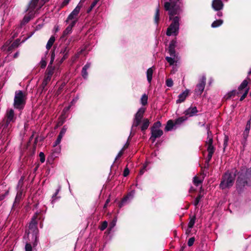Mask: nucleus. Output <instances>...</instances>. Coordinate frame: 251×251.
<instances>
[{"instance_id":"9d476101","label":"nucleus","mask_w":251,"mask_h":251,"mask_svg":"<svg viewBox=\"0 0 251 251\" xmlns=\"http://www.w3.org/2000/svg\"><path fill=\"white\" fill-rule=\"evenodd\" d=\"M206 78L202 76L200 82L197 85L195 89V93L198 95H201L205 87Z\"/></svg>"},{"instance_id":"58836bf2","label":"nucleus","mask_w":251,"mask_h":251,"mask_svg":"<svg viewBox=\"0 0 251 251\" xmlns=\"http://www.w3.org/2000/svg\"><path fill=\"white\" fill-rule=\"evenodd\" d=\"M166 85L168 87H172L173 85V81L169 78L166 80Z\"/></svg>"},{"instance_id":"c03bdc74","label":"nucleus","mask_w":251,"mask_h":251,"mask_svg":"<svg viewBox=\"0 0 251 251\" xmlns=\"http://www.w3.org/2000/svg\"><path fill=\"white\" fill-rule=\"evenodd\" d=\"M201 198V196L200 195H199L196 198V199H195V201H194V205H195V206H197L198 204V203H199V202Z\"/></svg>"},{"instance_id":"aec40b11","label":"nucleus","mask_w":251,"mask_h":251,"mask_svg":"<svg viewBox=\"0 0 251 251\" xmlns=\"http://www.w3.org/2000/svg\"><path fill=\"white\" fill-rule=\"evenodd\" d=\"M176 124H174L172 120H169L167 124V125L165 128L166 131H170L173 128V127L175 126Z\"/></svg>"},{"instance_id":"20e7f679","label":"nucleus","mask_w":251,"mask_h":251,"mask_svg":"<svg viewBox=\"0 0 251 251\" xmlns=\"http://www.w3.org/2000/svg\"><path fill=\"white\" fill-rule=\"evenodd\" d=\"M25 95L22 91H16L13 103L14 107L19 109H23L25 103Z\"/></svg>"},{"instance_id":"603ef678","label":"nucleus","mask_w":251,"mask_h":251,"mask_svg":"<svg viewBox=\"0 0 251 251\" xmlns=\"http://www.w3.org/2000/svg\"><path fill=\"white\" fill-rule=\"evenodd\" d=\"M128 197L129 196H128L127 197H126V198H124L123 200L121 203L120 204V207H122V206L124 204V203L125 202V201L127 200V199H128Z\"/></svg>"},{"instance_id":"5701e85b","label":"nucleus","mask_w":251,"mask_h":251,"mask_svg":"<svg viewBox=\"0 0 251 251\" xmlns=\"http://www.w3.org/2000/svg\"><path fill=\"white\" fill-rule=\"evenodd\" d=\"M55 41V38L53 36H51L50 39L49 40L47 45H46V48L47 50H50L51 46H52L53 44L54 43Z\"/></svg>"},{"instance_id":"a19ab883","label":"nucleus","mask_w":251,"mask_h":251,"mask_svg":"<svg viewBox=\"0 0 251 251\" xmlns=\"http://www.w3.org/2000/svg\"><path fill=\"white\" fill-rule=\"evenodd\" d=\"M39 156H40V161L42 163L44 162V161L45 160V155H44V153L42 152H41L40 153V154H39Z\"/></svg>"},{"instance_id":"c756f323","label":"nucleus","mask_w":251,"mask_h":251,"mask_svg":"<svg viewBox=\"0 0 251 251\" xmlns=\"http://www.w3.org/2000/svg\"><path fill=\"white\" fill-rule=\"evenodd\" d=\"M19 40H16L15 42H14L11 44V45L9 47H8V50H10L12 48H15L18 47L19 45Z\"/></svg>"},{"instance_id":"423d86ee","label":"nucleus","mask_w":251,"mask_h":251,"mask_svg":"<svg viewBox=\"0 0 251 251\" xmlns=\"http://www.w3.org/2000/svg\"><path fill=\"white\" fill-rule=\"evenodd\" d=\"M161 126L160 122H157L153 124L151 128V136L150 137V140L154 142L156 138L160 137L163 134V131L161 130L159 127Z\"/></svg>"},{"instance_id":"ea45409f","label":"nucleus","mask_w":251,"mask_h":251,"mask_svg":"<svg viewBox=\"0 0 251 251\" xmlns=\"http://www.w3.org/2000/svg\"><path fill=\"white\" fill-rule=\"evenodd\" d=\"M100 1V0H94V1L91 4V5L90 6V9L89 10V11H90L97 4L98 2Z\"/></svg>"},{"instance_id":"5fc2aeb1","label":"nucleus","mask_w":251,"mask_h":251,"mask_svg":"<svg viewBox=\"0 0 251 251\" xmlns=\"http://www.w3.org/2000/svg\"><path fill=\"white\" fill-rule=\"evenodd\" d=\"M123 153V150L119 152V153L118 154V155H117V157H116V159H117V158H118L120 157L122 155Z\"/></svg>"},{"instance_id":"c9c22d12","label":"nucleus","mask_w":251,"mask_h":251,"mask_svg":"<svg viewBox=\"0 0 251 251\" xmlns=\"http://www.w3.org/2000/svg\"><path fill=\"white\" fill-rule=\"evenodd\" d=\"M52 75V73L50 72L48 76L45 78V79L44 80V82L43 83V84L46 85L47 84L48 81H50V79L51 76Z\"/></svg>"},{"instance_id":"79ce46f5","label":"nucleus","mask_w":251,"mask_h":251,"mask_svg":"<svg viewBox=\"0 0 251 251\" xmlns=\"http://www.w3.org/2000/svg\"><path fill=\"white\" fill-rule=\"evenodd\" d=\"M195 241V238L194 237L190 238L188 242V245L189 246H191L193 245Z\"/></svg>"},{"instance_id":"473e14b6","label":"nucleus","mask_w":251,"mask_h":251,"mask_svg":"<svg viewBox=\"0 0 251 251\" xmlns=\"http://www.w3.org/2000/svg\"><path fill=\"white\" fill-rule=\"evenodd\" d=\"M186 119L185 118H184V117L179 118L177 120H176V121L175 122V124H176V125L180 124L182 122H183L184 121H185Z\"/></svg>"},{"instance_id":"393cba45","label":"nucleus","mask_w":251,"mask_h":251,"mask_svg":"<svg viewBox=\"0 0 251 251\" xmlns=\"http://www.w3.org/2000/svg\"><path fill=\"white\" fill-rule=\"evenodd\" d=\"M223 23V21L222 20H216L212 23L211 26L213 28L217 27L222 25Z\"/></svg>"},{"instance_id":"338daca9","label":"nucleus","mask_w":251,"mask_h":251,"mask_svg":"<svg viewBox=\"0 0 251 251\" xmlns=\"http://www.w3.org/2000/svg\"><path fill=\"white\" fill-rule=\"evenodd\" d=\"M58 30H59V27L57 26V27H56V28L55 29V31H57Z\"/></svg>"},{"instance_id":"f8f14e48","label":"nucleus","mask_w":251,"mask_h":251,"mask_svg":"<svg viewBox=\"0 0 251 251\" xmlns=\"http://www.w3.org/2000/svg\"><path fill=\"white\" fill-rule=\"evenodd\" d=\"M176 45V41L175 40L172 41L169 45V52L170 54V56L173 57H176V51L175 50V48Z\"/></svg>"},{"instance_id":"a211bd4d","label":"nucleus","mask_w":251,"mask_h":251,"mask_svg":"<svg viewBox=\"0 0 251 251\" xmlns=\"http://www.w3.org/2000/svg\"><path fill=\"white\" fill-rule=\"evenodd\" d=\"M150 125V121L148 119H144L142 122V125L141 126V130L144 131L148 128Z\"/></svg>"},{"instance_id":"680f3d73","label":"nucleus","mask_w":251,"mask_h":251,"mask_svg":"<svg viewBox=\"0 0 251 251\" xmlns=\"http://www.w3.org/2000/svg\"><path fill=\"white\" fill-rule=\"evenodd\" d=\"M222 15H223V13H222V12H218V13H217V16H218V17H222Z\"/></svg>"},{"instance_id":"3c124183","label":"nucleus","mask_w":251,"mask_h":251,"mask_svg":"<svg viewBox=\"0 0 251 251\" xmlns=\"http://www.w3.org/2000/svg\"><path fill=\"white\" fill-rule=\"evenodd\" d=\"M70 0H64L62 3V5L63 6H64L67 5L69 3V2H70Z\"/></svg>"},{"instance_id":"13d9d810","label":"nucleus","mask_w":251,"mask_h":251,"mask_svg":"<svg viewBox=\"0 0 251 251\" xmlns=\"http://www.w3.org/2000/svg\"><path fill=\"white\" fill-rule=\"evenodd\" d=\"M179 0H170V2L171 3V2H173V3H176L177 4V1H178Z\"/></svg>"},{"instance_id":"37998d69","label":"nucleus","mask_w":251,"mask_h":251,"mask_svg":"<svg viewBox=\"0 0 251 251\" xmlns=\"http://www.w3.org/2000/svg\"><path fill=\"white\" fill-rule=\"evenodd\" d=\"M25 251H32V247L30 244L27 243L25 246Z\"/></svg>"},{"instance_id":"f257e3e1","label":"nucleus","mask_w":251,"mask_h":251,"mask_svg":"<svg viewBox=\"0 0 251 251\" xmlns=\"http://www.w3.org/2000/svg\"><path fill=\"white\" fill-rule=\"evenodd\" d=\"M164 8L168 11L170 20H173L172 24L167 28L166 34L168 36L176 35L178 32L179 18L178 16H176L174 18L173 17L179 13V6L176 3L166 2L164 4Z\"/></svg>"},{"instance_id":"7c9ffc66","label":"nucleus","mask_w":251,"mask_h":251,"mask_svg":"<svg viewBox=\"0 0 251 251\" xmlns=\"http://www.w3.org/2000/svg\"><path fill=\"white\" fill-rule=\"evenodd\" d=\"M62 136H60V135H58V137L56 139V140L55 141V142L54 143V144H53V147H55L56 146H57L58 145H59L60 144V143L61 142V141L62 140Z\"/></svg>"},{"instance_id":"774afa93","label":"nucleus","mask_w":251,"mask_h":251,"mask_svg":"<svg viewBox=\"0 0 251 251\" xmlns=\"http://www.w3.org/2000/svg\"><path fill=\"white\" fill-rule=\"evenodd\" d=\"M245 131H246L247 132H248V131H249V129H247V128H246V129Z\"/></svg>"},{"instance_id":"6ab92c4d","label":"nucleus","mask_w":251,"mask_h":251,"mask_svg":"<svg viewBox=\"0 0 251 251\" xmlns=\"http://www.w3.org/2000/svg\"><path fill=\"white\" fill-rule=\"evenodd\" d=\"M153 71L154 69L153 67H151L147 70V77L148 81H149V83H150L151 81Z\"/></svg>"},{"instance_id":"4468645a","label":"nucleus","mask_w":251,"mask_h":251,"mask_svg":"<svg viewBox=\"0 0 251 251\" xmlns=\"http://www.w3.org/2000/svg\"><path fill=\"white\" fill-rule=\"evenodd\" d=\"M198 112L197 107H191L186 110L185 112V115L191 117L195 115Z\"/></svg>"},{"instance_id":"dca6fc26","label":"nucleus","mask_w":251,"mask_h":251,"mask_svg":"<svg viewBox=\"0 0 251 251\" xmlns=\"http://www.w3.org/2000/svg\"><path fill=\"white\" fill-rule=\"evenodd\" d=\"M39 0H32L29 3L27 10L29 11V13H33V11L38 2Z\"/></svg>"},{"instance_id":"8fccbe9b","label":"nucleus","mask_w":251,"mask_h":251,"mask_svg":"<svg viewBox=\"0 0 251 251\" xmlns=\"http://www.w3.org/2000/svg\"><path fill=\"white\" fill-rule=\"evenodd\" d=\"M129 173V171L127 168H126L124 172V176H126Z\"/></svg>"},{"instance_id":"bf43d9fd","label":"nucleus","mask_w":251,"mask_h":251,"mask_svg":"<svg viewBox=\"0 0 251 251\" xmlns=\"http://www.w3.org/2000/svg\"><path fill=\"white\" fill-rule=\"evenodd\" d=\"M227 142V137H225V141H224V145L226 146Z\"/></svg>"},{"instance_id":"bb28decb","label":"nucleus","mask_w":251,"mask_h":251,"mask_svg":"<svg viewBox=\"0 0 251 251\" xmlns=\"http://www.w3.org/2000/svg\"><path fill=\"white\" fill-rule=\"evenodd\" d=\"M148 96L146 94H144L141 99V102L143 105H145L147 104Z\"/></svg>"},{"instance_id":"f3484780","label":"nucleus","mask_w":251,"mask_h":251,"mask_svg":"<svg viewBox=\"0 0 251 251\" xmlns=\"http://www.w3.org/2000/svg\"><path fill=\"white\" fill-rule=\"evenodd\" d=\"M207 151L208 152L207 160H208V161H209L211 159V158L212 156V155L214 151V147L212 146V145H207Z\"/></svg>"},{"instance_id":"0e129e2a","label":"nucleus","mask_w":251,"mask_h":251,"mask_svg":"<svg viewBox=\"0 0 251 251\" xmlns=\"http://www.w3.org/2000/svg\"><path fill=\"white\" fill-rule=\"evenodd\" d=\"M5 195L0 196V201L4 199Z\"/></svg>"},{"instance_id":"6e6552de","label":"nucleus","mask_w":251,"mask_h":251,"mask_svg":"<svg viewBox=\"0 0 251 251\" xmlns=\"http://www.w3.org/2000/svg\"><path fill=\"white\" fill-rule=\"evenodd\" d=\"M82 7V5L79 3L76 6L74 10L70 13L68 16L67 20H66V23H69V21H75V23L77 21V16L80 12V10Z\"/></svg>"},{"instance_id":"49530a36","label":"nucleus","mask_w":251,"mask_h":251,"mask_svg":"<svg viewBox=\"0 0 251 251\" xmlns=\"http://www.w3.org/2000/svg\"><path fill=\"white\" fill-rule=\"evenodd\" d=\"M66 130H67V128H65V127H63V128L62 129V130L60 132V133L59 135L63 137L64 136V135L65 134V133L66 131Z\"/></svg>"},{"instance_id":"c85d7f7f","label":"nucleus","mask_w":251,"mask_h":251,"mask_svg":"<svg viewBox=\"0 0 251 251\" xmlns=\"http://www.w3.org/2000/svg\"><path fill=\"white\" fill-rule=\"evenodd\" d=\"M69 50L67 47L64 48L63 50L61 51V53H62L64 54L63 57L61 59V62H63L67 57V54Z\"/></svg>"},{"instance_id":"2f4dec72","label":"nucleus","mask_w":251,"mask_h":251,"mask_svg":"<svg viewBox=\"0 0 251 251\" xmlns=\"http://www.w3.org/2000/svg\"><path fill=\"white\" fill-rule=\"evenodd\" d=\"M193 182L195 185L198 186L201 183V180L199 179L198 177L195 176L194 177Z\"/></svg>"},{"instance_id":"6e6d98bb","label":"nucleus","mask_w":251,"mask_h":251,"mask_svg":"<svg viewBox=\"0 0 251 251\" xmlns=\"http://www.w3.org/2000/svg\"><path fill=\"white\" fill-rule=\"evenodd\" d=\"M147 166V164H146V165H145L144 166L142 170H141V171H140V174H141V175H142V174H143L144 173V171H145V168H146Z\"/></svg>"},{"instance_id":"1a4fd4ad","label":"nucleus","mask_w":251,"mask_h":251,"mask_svg":"<svg viewBox=\"0 0 251 251\" xmlns=\"http://www.w3.org/2000/svg\"><path fill=\"white\" fill-rule=\"evenodd\" d=\"M146 110L145 108H140L135 115L133 126H137L141 123V120Z\"/></svg>"},{"instance_id":"e433bc0d","label":"nucleus","mask_w":251,"mask_h":251,"mask_svg":"<svg viewBox=\"0 0 251 251\" xmlns=\"http://www.w3.org/2000/svg\"><path fill=\"white\" fill-rule=\"evenodd\" d=\"M249 90V88H247L246 90H245V92H244L243 95L242 96V97H241V98L240 99V101H242L246 97V96L248 93Z\"/></svg>"},{"instance_id":"e2e57ef3","label":"nucleus","mask_w":251,"mask_h":251,"mask_svg":"<svg viewBox=\"0 0 251 251\" xmlns=\"http://www.w3.org/2000/svg\"><path fill=\"white\" fill-rule=\"evenodd\" d=\"M18 55H19V52H17L16 53H15V54L14 55V57L16 58L18 56Z\"/></svg>"},{"instance_id":"f704fd0d","label":"nucleus","mask_w":251,"mask_h":251,"mask_svg":"<svg viewBox=\"0 0 251 251\" xmlns=\"http://www.w3.org/2000/svg\"><path fill=\"white\" fill-rule=\"evenodd\" d=\"M30 15L29 16H25L23 19V22L24 23H27L28 22L30 19H31L32 18V16L33 15V13H30Z\"/></svg>"},{"instance_id":"ddd939ff","label":"nucleus","mask_w":251,"mask_h":251,"mask_svg":"<svg viewBox=\"0 0 251 251\" xmlns=\"http://www.w3.org/2000/svg\"><path fill=\"white\" fill-rule=\"evenodd\" d=\"M75 21H71L69 23V25L67 27L65 30L63 32V36H65L72 32L73 27L75 25Z\"/></svg>"},{"instance_id":"f03ea898","label":"nucleus","mask_w":251,"mask_h":251,"mask_svg":"<svg viewBox=\"0 0 251 251\" xmlns=\"http://www.w3.org/2000/svg\"><path fill=\"white\" fill-rule=\"evenodd\" d=\"M236 171L226 173L221 182L220 187L222 189H226L231 187L234 184L235 179Z\"/></svg>"},{"instance_id":"864d4df0","label":"nucleus","mask_w":251,"mask_h":251,"mask_svg":"<svg viewBox=\"0 0 251 251\" xmlns=\"http://www.w3.org/2000/svg\"><path fill=\"white\" fill-rule=\"evenodd\" d=\"M54 56H55V55H54V52H52V53H51V60H50V63L51 64L52 63V62L54 60Z\"/></svg>"},{"instance_id":"052dcab7","label":"nucleus","mask_w":251,"mask_h":251,"mask_svg":"<svg viewBox=\"0 0 251 251\" xmlns=\"http://www.w3.org/2000/svg\"><path fill=\"white\" fill-rule=\"evenodd\" d=\"M235 93V91L231 92L230 93H229V97H230L232 95H234Z\"/></svg>"},{"instance_id":"69168bd1","label":"nucleus","mask_w":251,"mask_h":251,"mask_svg":"<svg viewBox=\"0 0 251 251\" xmlns=\"http://www.w3.org/2000/svg\"><path fill=\"white\" fill-rule=\"evenodd\" d=\"M56 151L58 152V153H59L60 151V148L59 147L58 149H57L56 150Z\"/></svg>"},{"instance_id":"cd10ccee","label":"nucleus","mask_w":251,"mask_h":251,"mask_svg":"<svg viewBox=\"0 0 251 251\" xmlns=\"http://www.w3.org/2000/svg\"><path fill=\"white\" fill-rule=\"evenodd\" d=\"M159 20V9L158 7L156 9L155 17H154V21L156 24H158Z\"/></svg>"},{"instance_id":"412c9836","label":"nucleus","mask_w":251,"mask_h":251,"mask_svg":"<svg viewBox=\"0 0 251 251\" xmlns=\"http://www.w3.org/2000/svg\"><path fill=\"white\" fill-rule=\"evenodd\" d=\"M176 57H173L171 56V57L167 56L166 57V60L168 61V62L169 63L170 65H173L174 64L175 62H176Z\"/></svg>"},{"instance_id":"39448f33","label":"nucleus","mask_w":251,"mask_h":251,"mask_svg":"<svg viewBox=\"0 0 251 251\" xmlns=\"http://www.w3.org/2000/svg\"><path fill=\"white\" fill-rule=\"evenodd\" d=\"M251 183V168L249 169L245 175L241 174L237 180V185L245 186Z\"/></svg>"},{"instance_id":"4c0bfd02","label":"nucleus","mask_w":251,"mask_h":251,"mask_svg":"<svg viewBox=\"0 0 251 251\" xmlns=\"http://www.w3.org/2000/svg\"><path fill=\"white\" fill-rule=\"evenodd\" d=\"M107 226V222L104 221L102 223V224H101V226H100V229L101 230H103L104 229H105L106 228Z\"/></svg>"},{"instance_id":"09e8293b","label":"nucleus","mask_w":251,"mask_h":251,"mask_svg":"<svg viewBox=\"0 0 251 251\" xmlns=\"http://www.w3.org/2000/svg\"><path fill=\"white\" fill-rule=\"evenodd\" d=\"M59 190H60V188H58V189L56 190V191L55 193L54 194V195H53L52 198V201H54L55 200V199H56V195L58 194V192H59Z\"/></svg>"},{"instance_id":"0eeeda50","label":"nucleus","mask_w":251,"mask_h":251,"mask_svg":"<svg viewBox=\"0 0 251 251\" xmlns=\"http://www.w3.org/2000/svg\"><path fill=\"white\" fill-rule=\"evenodd\" d=\"M36 216H34L32 218V220L29 225V232L28 234L30 232H34L35 233V241L33 243V247H35L37 245V234L38 233V229L36 226Z\"/></svg>"},{"instance_id":"de8ad7c7","label":"nucleus","mask_w":251,"mask_h":251,"mask_svg":"<svg viewBox=\"0 0 251 251\" xmlns=\"http://www.w3.org/2000/svg\"><path fill=\"white\" fill-rule=\"evenodd\" d=\"M116 219L115 220H113V221L110 223V228H113L116 225Z\"/></svg>"},{"instance_id":"a878e982","label":"nucleus","mask_w":251,"mask_h":251,"mask_svg":"<svg viewBox=\"0 0 251 251\" xmlns=\"http://www.w3.org/2000/svg\"><path fill=\"white\" fill-rule=\"evenodd\" d=\"M248 84V82L247 80H244L242 83L241 84V85L239 86L238 88V90L239 91H241L243 90V89H245V90L247 88H246L247 87V85Z\"/></svg>"},{"instance_id":"7ed1b4c3","label":"nucleus","mask_w":251,"mask_h":251,"mask_svg":"<svg viewBox=\"0 0 251 251\" xmlns=\"http://www.w3.org/2000/svg\"><path fill=\"white\" fill-rule=\"evenodd\" d=\"M16 118L14 110L12 109H7L2 124L3 130L4 133L8 132L11 127L10 123H14Z\"/></svg>"},{"instance_id":"72a5a7b5","label":"nucleus","mask_w":251,"mask_h":251,"mask_svg":"<svg viewBox=\"0 0 251 251\" xmlns=\"http://www.w3.org/2000/svg\"><path fill=\"white\" fill-rule=\"evenodd\" d=\"M195 223V217L191 218L188 224V227L189 228H192Z\"/></svg>"},{"instance_id":"a18cd8bd","label":"nucleus","mask_w":251,"mask_h":251,"mask_svg":"<svg viewBox=\"0 0 251 251\" xmlns=\"http://www.w3.org/2000/svg\"><path fill=\"white\" fill-rule=\"evenodd\" d=\"M40 65H41V67L42 68H45L47 65L46 61L45 60H44L43 59H42L40 62Z\"/></svg>"},{"instance_id":"2eb2a0df","label":"nucleus","mask_w":251,"mask_h":251,"mask_svg":"<svg viewBox=\"0 0 251 251\" xmlns=\"http://www.w3.org/2000/svg\"><path fill=\"white\" fill-rule=\"evenodd\" d=\"M188 94L189 91L188 90H186L182 93H181L180 94H179L178 96V99L176 100V102L180 103L184 101L186 97L188 96Z\"/></svg>"},{"instance_id":"4be33fe9","label":"nucleus","mask_w":251,"mask_h":251,"mask_svg":"<svg viewBox=\"0 0 251 251\" xmlns=\"http://www.w3.org/2000/svg\"><path fill=\"white\" fill-rule=\"evenodd\" d=\"M90 67V64H86L83 68L82 71V76L86 78L88 75V74L87 72V70Z\"/></svg>"},{"instance_id":"4d7b16f0","label":"nucleus","mask_w":251,"mask_h":251,"mask_svg":"<svg viewBox=\"0 0 251 251\" xmlns=\"http://www.w3.org/2000/svg\"><path fill=\"white\" fill-rule=\"evenodd\" d=\"M110 199H109H109H108L106 200V202H105V204H104V207H104V208H106V207H107V204L110 202Z\"/></svg>"},{"instance_id":"b1692460","label":"nucleus","mask_w":251,"mask_h":251,"mask_svg":"<svg viewBox=\"0 0 251 251\" xmlns=\"http://www.w3.org/2000/svg\"><path fill=\"white\" fill-rule=\"evenodd\" d=\"M213 139L211 136V133L210 131H208L207 132V138L206 141V144L207 145H212Z\"/></svg>"},{"instance_id":"9b49d317","label":"nucleus","mask_w":251,"mask_h":251,"mask_svg":"<svg viewBox=\"0 0 251 251\" xmlns=\"http://www.w3.org/2000/svg\"><path fill=\"white\" fill-rule=\"evenodd\" d=\"M224 4L221 0H213L212 7L216 11H219L223 9Z\"/></svg>"}]
</instances>
